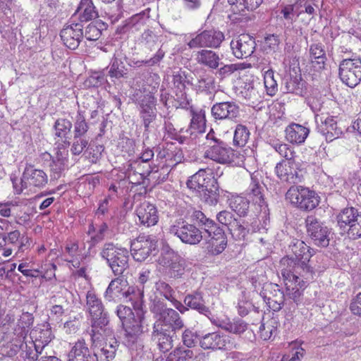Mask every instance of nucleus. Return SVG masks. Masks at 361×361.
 <instances>
[{
	"label": "nucleus",
	"mask_w": 361,
	"mask_h": 361,
	"mask_svg": "<svg viewBox=\"0 0 361 361\" xmlns=\"http://www.w3.org/2000/svg\"><path fill=\"white\" fill-rule=\"evenodd\" d=\"M288 247L295 257L286 256L280 260L281 274L288 297L298 302L302 292L314 279L315 271L309 262L315 252L304 241L296 238L292 239Z\"/></svg>",
	"instance_id": "1"
},
{
	"label": "nucleus",
	"mask_w": 361,
	"mask_h": 361,
	"mask_svg": "<svg viewBox=\"0 0 361 361\" xmlns=\"http://www.w3.org/2000/svg\"><path fill=\"white\" fill-rule=\"evenodd\" d=\"M185 218L190 221H196L209 238L207 241V252L209 255L216 256L222 253L227 247V237L224 230L212 219L195 208L187 209Z\"/></svg>",
	"instance_id": "2"
},
{
	"label": "nucleus",
	"mask_w": 361,
	"mask_h": 361,
	"mask_svg": "<svg viewBox=\"0 0 361 361\" xmlns=\"http://www.w3.org/2000/svg\"><path fill=\"white\" fill-rule=\"evenodd\" d=\"M182 109H183V116L188 119L190 123L189 130L185 133L190 135L182 136V145H187L189 149H195L197 145L198 135L202 134L206 123L204 111L194 106L187 96L183 99L182 97Z\"/></svg>",
	"instance_id": "3"
},
{
	"label": "nucleus",
	"mask_w": 361,
	"mask_h": 361,
	"mask_svg": "<svg viewBox=\"0 0 361 361\" xmlns=\"http://www.w3.org/2000/svg\"><path fill=\"white\" fill-rule=\"evenodd\" d=\"M285 287H286L285 286ZM259 295L263 298L269 309L274 312L281 310L283 306H285L289 312H295L298 305L302 302L303 291L298 302H295L293 298L288 297L287 288H286V295L279 286L276 283H265Z\"/></svg>",
	"instance_id": "4"
},
{
	"label": "nucleus",
	"mask_w": 361,
	"mask_h": 361,
	"mask_svg": "<svg viewBox=\"0 0 361 361\" xmlns=\"http://www.w3.org/2000/svg\"><path fill=\"white\" fill-rule=\"evenodd\" d=\"M112 334V329L109 326H106L105 331H99L94 334L90 331L92 348L94 354L96 361H110L115 357L119 343L114 337H109L104 341H100L103 336H109Z\"/></svg>",
	"instance_id": "5"
},
{
	"label": "nucleus",
	"mask_w": 361,
	"mask_h": 361,
	"mask_svg": "<svg viewBox=\"0 0 361 361\" xmlns=\"http://www.w3.org/2000/svg\"><path fill=\"white\" fill-rule=\"evenodd\" d=\"M101 257L106 260L115 276H120L128 268L129 252L126 248L113 243H106L100 252Z\"/></svg>",
	"instance_id": "6"
},
{
	"label": "nucleus",
	"mask_w": 361,
	"mask_h": 361,
	"mask_svg": "<svg viewBox=\"0 0 361 361\" xmlns=\"http://www.w3.org/2000/svg\"><path fill=\"white\" fill-rule=\"evenodd\" d=\"M86 308L90 316V331L94 334L105 331L106 326H109L108 314L104 312L101 300L93 291L89 290L86 293Z\"/></svg>",
	"instance_id": "7"
},
{
	"label": "nucleus",
	"mask_w": 361,
	"mask_h": 361,
	"mask_svg": "<svg viewBox=\"0 0 361 361\" xmlns=\"http://www.w3.org/2000/svg\"><path fill=\"white\" fill-rule=\"evenodd\" d=\"M286 198L292 204L304 211L314 209L320 202L319 197L314 190L301 185L291 186L286 192Z\"/></svg>",
	"instance_id": "8"
},
{
	"label": "nucleus",
	"mask_w": 361,
	"mask_h": 361,
	"mask_svg": "<svg viewBox=\"0 0 361 361\" xmlns=\"http://www.w3.org/2000/svg\"><path fill=\"white\" fill-rule=\"evenodd\" d=\"M338 226L346 231L349 238H361V212L353 207H347L341 210L336 216Z\"/></svg>",
	"instance_id": "9"
},
{
	"label": "nucleus",
	"mask_w": 361,
	"mask_h": 361,
	"mask_svg": "<svg viewBox=\"0 0 361 361\" xmlns=\"http://www.w3.org/2000/svg\"><path fill=\"white\" fill-rule=\"evenodd\" d=\"M307 235L316 246L326 247L329 245L331 230L319 218L308 215L305 219Z\"/></svg>",
	"instance_id": "10"
},
{
	"label": "nucleus",
	"mask_w": 361,
	"mask_h": 361,
	"mask_svg": "<svg viewBox=\"0 0 361 361\" xmlns=\"http://www.w3.org/2000/svg\"><path fill=\"white\" fill-rule=\"evenodd\" d=\"M338 75L341 80L350 88L361 82V59L360 58L344 59L339 64Z\"/></svg>",
	"instance_id": "11"
},
{
	"label": "nucleus",
	"mask_w": 361,
	"mask_h": 361,
	"mask_svg": "<svg viewBox=\"0 0 361 361\" xmlns=\"http://www.w3.org/2000/svg\"><path fill=\"white\" fill-rule=\"evenodd\" d=\"M157 251V240L152 235H139L130 243V252L136 262H142Z\"/></svg>",
	"instance_id": "12"
},
{
	"label": "nucleus",
	"mask_w": 361,
	"mask_h": 361,
	"mask_svg": "<svg viewBox=\"0 0 361 361\" xmlns=\"http://www.w3.org/2000/svg\"><path fill=\"white\" fill-rule=\"evenodd\" d=\"M230 46L233 56L243 59L252 55L256 49V42L250 35L241 34L233 38Z\"/></svg>",
	"instance_id": "13"
},
{
	"label": "nucleus",
	"mask_w": 361,
	"mask_h": 361,
	"mask_svg": "<svg viewBox=\"0 0 361 361\" xmlns=\"http://www.w3.org/2000/svg\"><path fill=\"white\" fill-rule=\"evenodd\" d=\"M224 39L222 32L215 30H204L192 37L188 42L189 48L210 47L217 48Z\"/></svg>",
	"instance_id": "14"
},
{
	"label": "nucleus",
	"mask_w": 361,
	"mask_h": 361,
	"mask_svg": "<svg viewBox=\"0 0 361 361\" xmlns=\"http://www.w3.org/2000/svg\"><path fill=\"white\" fill-rule=\"evenodd\" d=\"M137 104L145 130L148 131L157 118L156 99L151 94H146L137 100Z\"/></svg>",
	"instance_id": "15"
},
{
	"label": "nucleus",
	"mask_w": 361,
	"mask_h": 361,
	"mask_svg": "<svg viewBox=\"0 0 361 361\" xmlns=\"http://www.w3.org/2000/svg\"><path fill=\"white\" fill-rule=\"evenodd\" d=\"M301 172L293 161H282L275 166V173L281 182L288 184H297L302 180Z\"/></svg>",
	"instance_id": "16"
},
{
	"label": "nucleus",
	"mask_w": 361,
	"mask_h": 361,
	"mask_svg": "<svg viewBox=\"0 0 361 361\" xmlns=\"http://www.w3.org/2000/svg\"><path fill=\"white\" fill-rule=\"evenodd\" d=\"M216 120H228L236 122L240 117V106L234 102H223L214 104L211 109Z\"/></svg>",
	"instance_id": "17"
},
{
	"label": "nucleus",
	"mask_w": 361,
	"mask_h": 361,
	"mask_svg": "<svg viewBox=\"0 0 361 361\" xmlns=\"http://www.w3.org/2000/svg\"><path fill=\"white\" fill-rule=\"evenodd\" d=\"M233 150L223 140H215L205 152V157L221 164L232 160Z\"/></svg>",
	"instance_id": "18"
},
{
	"label": "nucleus",
	"mask_w": 361,
	"mask_h": 361,
	"mask_svg": "<svg viewBox=\"0 0 361 361\" xmlns=\"http://www.w3.org/2000/svg\"><path fill=\"white\" fill-rule=\"evenodd\" d=\"M60 37L65 46L71 49H75L83 37L82 25L81 23L67 25L61 30Z\"/></svg>",
	"instance_id": "19"
},
{
	"label": "nucleus",
	"mask_w": 361,
	"mask_h": 361,
	"mask_svg": "<svg viewBox=\"0 0 361 361\" xmlns=\"http://www.w3.org/2000/svg\"><path fill=\"white\" fill-rule=\"evenodd\" d=\"M25 185L37 188H44L48 183L47 173L41 169H38L31 164H26L23 172Z\"/></svg>",
	"instance_id": "20"
},
{
	"label": "nucleus",
	"mask_w": 361,
	"mask_h": 361,
	"mask_svg": "<svg viewBox=\"0 0 361 361\" xmlns=\"http://www.w3.org/2000/svg\"><path fill=\"white\" fill-rule=\"evenodd\" d=\"M315 120L318 132L325 137L326 141L331 142L342 134V130L337 127V123L332 116L324 119L322 116L316 115Z\"/></svg>",
	"instance_id": "21"
},
{
	"label": "nucleus",
	"mask_w": 361,
	"mask_h": 361,
	"mask_svg": "<svg viewBox=\"0 0 361 361\" xmlns=\"http://www.w3.org/2000/svg\"><path fill=\"white\" fill-rule=\"evenodd\" d=\"M209 179L216 180L210 169H202L188 178L186 186L192 191L199 192L208 187L207 185L211 182Z\"/></svg>",
	"instance_id": "22"
},
{
	"label": "nucleus",
	"mask_w": 361,
	"mask_h": 361,
	"mask_svg": "<svg viewBox=\"0 0 361 361\" xmlns=\"http://www.w3.org/2000/svg\"><path fill=\"white\" fill-rule=\"evenodd\" d=\"M68 361H96V360L94 352H91L87 343L82 338L73 344L68 353Z\"/></svg>",
	"instance_id": "23"
},
{
	"label": "nucleus",
	"mask_w": 361,
	"mask_h": 361,
	"mask_svg": "<svg viewBox=\"0 0 361 361\" xmlns=\"http://www.w3.org/2000/svg\"><path fill=\"white\" fill-rule=\"evenodd\" d=\"M200 345L204 349H228L231 347L228 337L218 332L209 333L204 335L200 341Z\"/></svg>",
	"instance_id": "24"
},
{
	"label": "nucleus",
	"mask_w": 361,
	"mask_h": 361,
	"mask_svg": "<svg viewBox=\"0 0 361 361\" xmlns=\"http://www.w3.org/2000/svg\"><path fill=\"white\" fill-rule=\"evenodd\" d=\"M264 188V184L257 177V175L252 174L251 182L245 191L247 198L260 207L265 205Z\"/></svg>",
	"instance_id": "25"
},
{
	"label": "nucleus",
	"mask_w": 361,
	"mask_h": 361,
	"mask_svg": "<svg viewBox=\"0 0 361 361\" xmlns=\"http://www.w3.org/2000/svg\"><path fill=\"white\" fill-rule=\"evenodd\" d=\"M282 88L285 93H293L299 96L306 94L305 82L302 80L301 75H286L283 79Z\"/></svg>",
	"instance_id": "26"
},
{
	"label": "nucleus",
	"mask_w": 361,
	"mask_h": 361,
	"mask_svg": "<svg viewBox=\"0 0 361 361\" xmlns=\"http://www.w3.org/2000/svg\"><path fill=\"white\" fill-rule=\"evenodd\" d=\"M136 214L140 224L145 226H154L158 221L159 218L156 207L147 201H144L137 207Z\"/></svg>",
	"instance_id": "27"
},
{
	"label": "nucleus",
	"mask_w": 361,
	"mask_h": 361,
	"mask_svg": "<svg viewBox=\"0 0 361 361\" xmlns=\"http://www.w3.org/2000/svg\"><path fill=\"white\" fill-rule=\"evenodd\" d=\"M44 355H47V353L44 352L43 345L34 341L24 340L20 352V357L23 361H39L41 357Z\"/></svg>",
	"instance_id": "28"
},
{
	"label": "nucleus",
	"mask_w": 361,
	"mask_h": 361,
	"mask_svg": "<svg viewBox=\"0 0 361 361\" xmlns=\"http://www.w3.org/2000/svg\"><path fill=\"white\" fill-rule=\"evenodd\" d=\"M143 318L133 319L132 322L123 325L124 328L123 343L126 345L130 347L137 340L139 336L144 331L142 324Z\"/></svg>",
	"instance_id": "29"
},
{
	"label": "nucleus",
	"mask_w": 361,
	"mask_h": 361,
	"mask_svg": "<svg viewBox=\"0 0 361 361\" xmlns=\"http://www.w3.org/2000/svg\"><path fill=\"white\" fill-rule=\"evenodd\" d=\"M153 329L152 339L158 343L160 350L168 351L172 347V337L166 334L167 329L164 328V324L160 321L154 323Z\"/></svg>",
	"instance_id": "30"
},
{
	"label": "nucleus",
	"mask_w": 361,
	"mask_h": 361,
	"mask_svg": "<svg viewBox=\"0 0 361 361\" xmlns=\"http://www.w3.org/2000/svg\"><path fill=\"white\" fill-rule=\"evenodd\" d=\"M202 240V232L194 224L182 221V243L197 245Z\"/></svg>",
	"instance_id": "31"
},
{
	"label": "nucleus",
	"mask_w": 361,
	"mask_h": 361,
	"mask_svg": "<svg viewBox=\"0 0 361 361\" xmlns=\"http://www.w3.org/2000/svg\"><path fill=\"white\" fill-rule=\"evenodd\" d=\"M286 138L293 144H301L305 142L310 130L307 128L297 123H291L286 128Z\"/></svg>",
	"instance_id": "32"
},
{
	"label": "nucleus",
	"mask_w": 361,
	"mask_h": 361,
	"mask_svg": "<svg viewBox=\"0 0 361 361\" xmlns=\"http://www.w3.org/2000/svg\"><path fill=\"white\" fill-rule=\"evenodd\" d=\"M124 58L121 51H116L114 53L109 65V75L111 78L116 79L127 78L128 69L123 61Z\"/></svg>",
	"instance_id": "33"
},
{
	"label": "nucleus",
	"mask_w": 361,
	"mask_h": 361,
	"mask_svg": "<svg viewBox=\"0 0 361 361\" xmlns=\"http://www.w3.org/2000/svg\"><path fill=\"white\" fill-rule=\"evenodd\" d=\"M67 163V152L58 150L54 159L49 164L51 177L54 179H59L61 177Z\"/></svg>",
	"instance_id": "34"
},
{
	"label": "nucleus",
	"mask_w": 361,
	"mask_h": 361,
	"mask_svg": "<svg viewBox=\"0 0 361 361\" xmlns=\"http://www.w3.org/2000/svg\"><path fill=\"white\" fill-rule=\"evenodd\" d=\"M76 11L80 23L94 20L99 16L92 0H80Z\"/></svg>",
	"instance_id": "35"
},
{
	"label": "nucleus",
	"mask_w": 361,
	"mask_h": 361,
	"mask_svg": "<svg viewBox=\"0 0 361 361\" xmlns=\"http://www.w3.org/2000/svg\"><path fill=\"white\" fill-rule=\"evenodd\" d=\"M210 184L207 185V188L199 191L201 200L205 204L214 206L216 205L219 201V185L216 180L209 179Z\"/></svg>",
	"instance_id": "36"
},
{
	"label": "nucleus",
	"mask_w": 361,
	"mask_h": 361,
	"mask_svg": "<svg viewBox=\"0 0 361 361\" xmlns=\"http://www.w3.org/2000/svg\"><path fill=\"white\" fill-rule=\"evenodd\" d=\"M27 334L21 332L20 336H16L8 342L2 344L1 346V352L3 355L9 357H14L22 348L24 340H25Z\"/></svg>",
	"instance_id": "37"
},
{
	"label": "nucleus",
	"mask_w": 361,
	"mask_h": 361,
	"mask_svg": "<svg viewBox=\"0 0 361 361\" xmlns=\"http://www.w3.org/2000/svg\"><path fill=\"white\" fill-rule=\"evenodd\" d=\"M197 61L211 69H217L221 64L219 55L212 50L202 49L197 51L196 55Z\"/></svg>",
	"instance_id": "38"
},
{
	"label": "nucleus",
	"mask_w": 361,
	"mask_h": 361,
	"mask_svg": "<svg viewBox=\"0 0 361 361\" xmlns=\"http://www.w3.org/2000/svg\"><path fill=\"white\" fill-rule=\"evenodd\" d=\"M127 286V281L123 278L118 277L112 280L104 294L105 298L111 301L121 296L123 289Z\"/></svg>",
	"instance_id": "39"
},
{
	"label": "nucleus",
	"mask_w": 361,
	"mask_h": 361,
	"mask_svg": "<svg viewBox=\"0 0 361 361\" xmlns=\"http://www.w3.org/2000/svg\"><path fill=\"white\" fill-rule=\"evenodd\" d=\"M184 303L185 305L197 310L200 313L207 317H209V315H212L211 311L209 307L204 305L202 298L199 293L188 295L185 298Z\"/></svg>",
	"instance_id": "40"
},
{
	"label": "nucleus",
	"mask_w": 361,
	"mask_h": 361,
	"mask_svg": "<svg viewBox=\"0 0 361 361\" xmlns=\"http://www.w3.org/2000/svg\"><path fill=\"white\" fill-rule=\"evenodd\" d=\"M158 321L161 322L164 326L169 325L173 329H180V325L179 324V314L176 310L171 308H164L161 310Z\"/></svg>",
	"instance_id": "41"
},
{
	"label": "nucleus",
	"mask_w": 361,
	"mask_h": 361,
	"mask_svg": "<svg viewBox=\"0 0 361 361\" xmlns=\"http://www.w3.org/2000/svg\"><path fill=\"white\" fill-rule=\"evenodd\" d=\"M310 54L312 63H316L318 65V69H324L327 59L323 45L320 43L311 44Z\"/></svg>",
	"instance_id": "42"
},
{
	"label": "nucleus",
	"mask_w": 361,
	"mask_h": 361,
	"mask_svg": "<svg viewBox=\"0 0 361 361\" xmlns=\"http://www.w3.org/2000/svg\"><path fill=\"white\" fill-rule=\"evenodd\" d=\"M179 257L172 249L166 245L162 247L161 255L158 262L160 264L165 267L175 268V264L178 262Z\"/></svg>",
	"instance_id": "43"
},
{
	"label": "nucleus",
	"mask_w": 361,
	"mask_h": 361,
	"mask_svg": "<svg viewBox=\"0 0 361 361\" xmlns=\"http://www.w3.org/2000/svg\"><path fill=\"white\" fill-rule=\"evenodd\" d=\"M250 202L247 197L236 196L230 202L231 209L240 216H245L249 211Z\"/></svg>",
	"instance_id": "44"
},
{
	"label": "nucleus",
	"mask_w": 361,
	"mask_h": 361,
	"mask_svg": "<svg viewBox=\"0 0 361 361\" xmlns=\"http://www.w3.org/2000/svg\"><path fill=\"white\" fill-rule=\"evenodd\" d=\"M55 135L61 139L67 140L72 128V123L66 118H59L54 126Z\"/></svg>",
	"instance_id": "45"
},
{
	"label": "nucleus",
	"mask_w": 361,
	"mask_h": 361,
	"mask_svg": "<svg viewBox=\"0 0 361 361\" xmlns=\"http://www.w3.org/2000/svg\"><path fill=\"white\" fill-rule=\"evenodd\" d=\"M280 14L281 15V19L286 20L288 24V25L285 27V32H286L288 30H290V25L296 21L298 18L296 17L297 12L295 3L294 4H286L282 6Z\"/></svg>",
	"instance_id": "46"
},
{
	"label": "nucleus",
	"mask_w": 361,
	"mask_h": 361,
	"mask_svg": "<svg viewBox=\"0 0 361 361\" xmlns=\"http://www.w3.org/2000/svg\"><path fill=\"white\" fill-rule=\"evenodd\" d=\"M277 324L276 319L274 318L262 323L259 327L261 338L264 341H267L272 336H275L277 332Z\"/></svg>",
	"instance_id": "47"
},
{
	"label": "nucleus",
	"mask_w": 361,
	"mask_h": 361,
	"mask_svg": "<svg viewBox=\"0 0 361 361\" xmlns=\"http://www.w3.org/2000/svg\"><path fill=\"white\" fill-rule=\"evenodd\" d=\"M155 288L156 290L159 293L160 295L164 296L166 299L171 301L175 300V307L176 309L180 311V303L175 300L173 296L174 292L168 283L162 281H159L156 283Z\"/></svg>",
	"instance_id": "48"
},
{
	"label": "nucleus",
	"mask_w": 361,
	"mask_h": 361,
	"mask_svg": "<svg viewBox=\"0 0 361 361\" xmlns=\"http://www.w3.org/2000/svg\"><path fill=\"white\" fill-rule=\"evenodd\" d=\"M264 84L267 93L269 96H274L278 91V84L274 78V72L269 69L264 73Z\"/></svg>",
	"instance_id": "49"
},
{
	"label": "nucleus",
	"mask_w": 361,
	"mask_h": 361,
	"mask_svg": "<svg viewBox=\"0 0 361 361\" xmlns=\"http://www.w3.org/2000/svg\"><path fill=\"white\" fill-rule=\"evenodd\" d=\"M250 137V132L246 126L237 125L233 136V143L238 147H243L246 145Z\"/></svg>",
	"instance_id": "50"
},
{
	"label": "nucleus",
	"mask_w": 361,
	"mask_h": 361,
	"mask_svg": "<svg viewBox=\"0 0 361 361\" xmlns=\"http://www.w3.org/2000/svg\"><path fill=\"white\" fill-rule=\"evenodd\" d=\"M233 239L235 240H244L248 230L242 224L240 220L236 219L235 222L228 228Z\"/></svg>",
	"instance_id": "51"
},
{
	"label": "nucleus",
	"mask_w": 361,
	"mask_h": 361,
	"mask_svg": "<svg viewBox=\"0 0 361 361\" xmlns=\"http://www.w3.org/2000/svg\"><path fill=\"white\" fill-rule=\"evenodd\" d=\"M89 147V140L85 137L73 136L71 152L73 155H80Z\"/></svg>",
	"instance_id": "52"
},
{
	"label": "nucleus",
	"mask_w": 361,
	"mask_h": 361,
	"mask_svg": "<svg viewBox=\"0 0 361 361\" xmlns=\"http://www.w3.org/2000/svg\"><path fill=\"white\" fill-rule=\"evenodd\" d=\"M104 147L103 145L90 146L87 148L85 151V154L87 159L92 164H96L101 158L102 153L104 151Z\"/></svg>",
	"instance_id": "53"
},
{
	"label": "nucleus",
	"mask_w": 361,
	"mask_h": 361,
	"mask_svg": "<svg viewBox=\"0 0 361 361\" xmlns=\"http://www.w3.org/2000/svg\"><path fill=\"white\" fill-rule=\"evenodd\" d=\"M116 314L123 325L132 322L134 319L131 308L124 305H119L116 309Z\"/></svg>",
	"instance_id": "54"
},
{
	"label": "nucleus",
	"mask_w": 361,
	"mask_h": 361,
	"mask_svg": "<svg viewBox=\"0 0 361 361\" xmlns=\"http://www.w3.org/2000/svg\"><path fill=\"white\" fill-rule=\"evenodd\" d=\"M89 126L85 121V118L79 115L77 116V119L74 124V136L78 137H85V134L87 133Z\"/></svg>",
	"instance_id": "55"
},
{
	"label": "nucleus",
	"mask_w": 361,
	"mask_h": 361,
	"mask_svg": "<svg viewBox=\"0 0 361 361\" xmlns=\"http://www.w3.org/2000/svg\"><path fill=\"white\" fill-rule=\"evenodd\" d=\"M37 334L38 335L36 336L35 341L34 342L40 343L41 345H43L44 350L46 346L53 338L51 331L50 329L47 328L40 330Z\"/></svg>",
	"instance_id": "56"
},
{
	"label": "nucleus",
	"mask_w": 361,
	"mask_h": 361,
	"mask_svg": "<svg viewBox=\"0 0 361 361\" xmlns=\"http://www.w3.org/2000/svg\"><path fill=\"white\" fill-rule=\"evenodd\" d=\"M296 17H299L302 13L305 12L309 15L315 13L314 8L307 0H298L295 2Z\"/></svg>",
	"instance_id": "57"
},
{
	"label": "nucleus",
	"mask_w": 361,
	"mask_h": 361,
	"mask_svg": "<svg viewBox=\"0 0 361 361\" xmlns=\"http://www.w3.org/2000/svg\"><path fill=\"white\" fill-rule=\"evenodd\" d=\"M102 35L101 29L93 23L89 24L86 29L83 37L89 41H94L98 39Z\"/></svg>",
	"instance_id": "58"
},
{
	"label": "nucleus",
	"mask_w": 361,
	"mask_h": 361,
	"mask_svg": "<svg viewBox=\"0 0 361 361\" xmlns=\"http://www.w3.org/2000/svg\"><path fill=\"white\" fill-rule=\"evenodd\" d=\"M248 324L240 318H235L231 321L230 333L240 334L246 331Z\"/></svg>",
	"instance_id": "59"
},
{
	"label": "nucleus",
	"mask_w": 361,
	"mask_h": 361,
	"mask_svg": "<svg viewBox=\"0 0 361 361\" xmlns=\"http://www.w3.org/2000/svg\"><path fill=\"white\" fill-rule=\"evenodd\" d=\"M20 237V233L18 230L12 231L6 233V235H2V241L0 243V247H3L6 244L16 245L18 243Z\"/></svg>",
	"instance_id": "60"
},
{
	"label": "nucleus",
	"mask_w": 361,
	"mask_h": 361,
	"mask_svg": "<svg viewBox=\"0 0 361 361\" xmlns=\"http://www.w3.org/2000/svg\"><path fill=\"white\" fill-rule=\"evenodd\" d=\"M217 221L222 225L228 226V228L235 221L236 219L233 217L231 212L223 210L216 214Z\"/></svg>",
	"instance_id": "61"
},
{
	"label": "nucleus",
	"mask_w": 361,
	"mask_h": 361,
	"mask_svg": "<svg viewBox=\"0 0 361 361\" xmlns=\"http://www.w3.org/2000/svg\"><path fill=\"white\" fill-rule=\"evenodd\" d=\"M33 322H34V317H33L32 314L29 313L27 312H23L22 314L20 315V319H18V326L20 328H21L22 329H23L22 331V332H24L25 334H26L25 332V329L30 328V326H32L33 324Z\"/></svg>",
	"instance_id": "62"
},
{
	"label": "nucleus",
	"mask_w": 361,
	"mask_h": 361,
	"mask_svg": "<svg viewBox=\"0 0 361 361\" xmlns=\"http://www.w3.org/2000/svg\"><path fill=\"white\" fill-rule=\"evenodd\" d=\"M197 340V334L192 331L185 330L182 334V342L188 348H192L195 346Z\"/></svg>",
	"instance_id": "63"
},
{
	"label": "nucleus",
	"mask_w": 361,
	"mask_h": 361,
	"mask_svg": "<svg viewBox=\"0 0 361 361\" xmlns=\"http://www.w3.org/2000/svg\"><path fill=\"white\" fill-rule=\"evenodd\" d=\"M240 69V66L238 64L231 63L224 65L220 68H219L216 71V75H218L221 78H225L230 76L235 71Z\"/></svg>",
	"instance_id": "64"
}]
</instances>
